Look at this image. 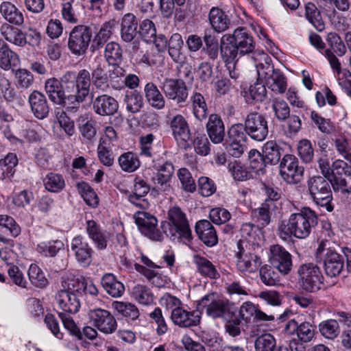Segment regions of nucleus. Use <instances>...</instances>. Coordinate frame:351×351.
Instances as JSON below:
<instances>
[{"instance_id":"obj_11","label":"nucleus","mask_w":351,"mask_h":351,"mask_svg":"<svg viewBox=\"0 0 351 351\" xmlns=\"http://www.w3.org/2000/svg\"><path fill=\"white\" fill-rule=\"evenodd\" d=\"M92 36V30L89 26L76 25L69 34L68 48L75 55H83L88 49Z\"/></svg>"},{"instance_id":"obj_47","label":"nucleus","mask_w":351,"mask_h":351,"mask_svg":"<svg viewBox=\"0 0 351 351\" xmlns=\"http://www.w3.org/2000/svg\"><path fill=\"white\" fill-rule=\"evenodd\" d=\"M193 112L195 117L202 121L207 117L208 107L204 97L199 93H194L191 97Z\"/></svg>"},{"instance_id":"obj_58","label":"nucleus","mask_w":351,"mask_h":351,"mask_svg":"<svg viewBox=\"0 0 351 351\" xmlns=\"http://www.w3.org/2000/svg\"><path fill=\"white\" fill-rule=\"evenodd\" d=\"M112 306L120 315L132 320L136 319L140 315L137 307L131 303L116 301Z\"/></svg>"},{"instance_id":"obj_63","label":"nucleus","mask_w":351,"mask_h":351,"mask_svg":"<svg viewBox=\"0 0 351 351\" xmlns=\"http://www.w3.org/2000/svg\"><path fill=\"white\" fill-rule=\"evenodd\" d=\"M92 82L97 89L106 90L108 87V77L104 68L98 64L97 66L92 71L90 74Z\"/></svg>"},{"instance_id":"obj_19","label":"nucleus","mask_w":351,"mask_h":351,"mask_svg":"<svg viewBox=\"0 0 351 351\" xmlns=\"http://www.w3.org/2000/svg\"><path fill=\"white\" fill-rule=\"evenodd\" d=\"M63 289L60 290L56 295V299L59 307L63 311L62 313H76L80 307V302L73 287L69 285L68 282H63Z\"/></svg>"},{"instance_id":"obj_31","label":"nucleus","mask_w":351,"mask_h":351,"mask_svg":"<svg viewBox=\"0 0 351 351\" xmlns=\"http://www.w3.org/2000/svg\"><path fill=\"white\" fill-rule=\"evenodd\" d=\"M208 19L212 28L217 33L225 32L230 25V20L228 15L217 8H213L210 10Z\"/></svg>"},{"instance_id":"obj_1","label":"nucleus","mask_w":351,"mask_h":351,"mask_svg":"<svg viewBox=\"0 0 351 351\" xmlns=\"http://www.w3.org/2000/svg\"><path fill=\"white\" fill-rule=\"evenodd\" d=\"M240 231L243 239L237 243V267L241 271L254 272L261 265V257L257 254L260 245L256 242L260 230L252 223H245Z\"/></svg>"},{"instance_id":"obj_18","label":"nucleus","mask_w":351,"mask_h":351,"mask_svg":"<svg viewBox=\"0 0 351 351\" xmlns=\"http://www.w3.org/2000/svg\"><path fill=\"white\" fill-rule=\"evenodd\" d=\"M88 315L91 324L101 332L112 334L117 330V321L108 311L95 308L90 310Z\"/></svg>"},{"instance_id":"obj_8","label":"nucleus","mask_w":351,"mask_h":351,"mask_svg":"<svg viewBox=\"0 0 351 351\" xmlns=\"http://www.w3.org/2000/svg\"><path fill=\"white\" fill-rule=\"evenodd\" d=\"M298 284L308 293H314L322 289L324 278L320 268L313 263L301 264L297 270Z\"/></svg>"},{"instance_id":"obj_32","label":"nucleus","mask_w":351,"mask_h":351,"mask_svg":"<svg viewBox=\"0 0 351 351\" xmlns=\"http://www.w3.org/2000/svg\"><path fill=\"white\" fill-rule=\"evenodd\" d=\"M0 95L7 104L23 105L21 96L7 78L0 80Z\"/></svg>"},{"instance_id":"obj_35","label":"nucleus","mask_w":351,"mask_h":351,"mask_svg":"<svg viewBox=\"0 0 351 351\" xmlns=\"http://www.w3.org/2000/svg\"><path fill=\"white\" fill-rule=\"evenodd\" d=\"M276 207L269 200L264 201L260 207L252 210V214L259 226L264 228L271 222V213Z\"/></svg>"},{"instance_id":"obj_41","label":"nucleus","mask_w":351,"mask_h":351,"mask_svg":"<svg viewBox=\"0 0 351 351\" xmlns=\"http://www.w3.org/2000/svg\"><path fill=\"white\" fill-rule=\"evenodd\" d=\"M261 79L249 86L243 91V97L247 103L261 102L267 95V89L263 83L259 82Z\"/></svg>"},{"instance_id":"obj_46","label":"nucleus","mask_w":351,"mask_h":351,"mask_svg":"<svg viewBox=\"0 0 351 351\" xmlns=\"http://www.w3.org/2000/svg\"><path fill=\"white\" fill-rule=\"evenodd\" d=\"M183 40L180 34H173L168 42V52L172 60L178 63L183 62L184 56L181 52Z\"/></svg>"},{"instance_id":"obj_21","label":"nucleus","mask_w":351,"mask_h":351,"mask_svg":"<svg viewBox=\"0 0 351 351\" xmlns=\"http://www.w3.org/2000/svg\"><path fill=\"white\" fill-rule=\"evenodd\" d=\"M269 261L273 267L283 275L288 274L292 269V256L280 245L270 247Z\"/></svg>"},{"instance_id":"obj_39","label":"nucleus","mask_w":351,"mask_h":351,"mask_svg":"<svg viewBox=\"0 0 351 351\" xmlns=\"http://www.w3.org/2000/svg\"><path fill=\"white\" fill-rule=\"evenodd\" d=\"M123 101L127 111L132 114L139 112L144 105L143 95L135 90H127Z\"/></svg>"},{"instance_id":"obj_30","label":"nucleus","mask_w":351,"mask_h":351,"mask_svg":"<svg viewBox=\"0 0 351 351\" xmlns=\"http://www.w3.org/2000/svg\"><path fill=\"white\" fill-rule=\"evenodd\" d=\"M20 62L18 55L12 51L8 45L0 39V67L8 71L16 67Z\"/></svg>"},{"instance_id":"obj_61","label":"nucleus","mask_w":351,"mask_h":351,"mask_svg":"<svg viewBox=\"0 0 351 351\" xmlns=\"http://www.w3.org/2000/svg\"><path fill=\"white\" fill-rule=\"evenodd\" d=\"M254 347L255 351H274L276 341L271 334L264 333L256 337Z\"/></svg>"},{"instance_id":"obj_48","label":"nucleus","mask_w":351,"mask_h":351,"mask_svg":"<svg viewBox=\"0 0 351 351\" xmlns=\"http://www.w3.org/2000/svg\"><path fill=\"white\" fill-rule=\"evenodd\" d=\"M69 285H71L73 289L76 291V292L82 291L85 294H90L93 296H96L98 294V289L93 282L84 277L69 280Z\"/></svg>"},{"instance_id":"obj_40","label":"nucleus","mask_w":351,"mask_h":351,"mask_svg":"<svg viewBox=\"0 0 351 351\" xmlns=\"http://www.w3.org/2000/svg\"><path fill=\"white\" fill-rule=\"evenodd\" d=\"M284 149L274 141H269L264 144L263 154L266 162L271 165H275L280 162V158Z\"/></svg>"},{"instance_id":"obj_4","label":"nucleus","mask_w":351,"mask_h":351,"mask_svg":"<svg viewBox=\"0 0 351 351\" xmlns=\"http://www.w3.org/2000/svg\"><path fill=\"white\" fill-rule=\"evenodd\" d=\"M168 221L161 223L163 232L170 238L182 239L188 241L193 239L192 231L186 214L178 206L169 208L167 213Z\"/></svg>"},{"instance_id":"obj_62","label":"nucleus","mask_w":351,"mask_h":351,"mask_svg":"<svg viewBox=\"0 0 351 351\" xmlns=\"http://www.w3.org/2000/svg\"><path fill=\"white\" fill-rule=\"evenodd\" d=\"M28 277L31 283L36 287L44 288L48 285V280L43 271L35 264L30 265L28 270Z\"/></svg>"},{"instance_id":"obj_5","label":"nucleus","mask_w":351,"mask_h":351,"mask_svg":"<svg viewBox=\"0 0 351 351\" xmlns=\"http://www.w3.org/2000/svg\"><path fill=\"white\" fill-rule=\"evenodd\" d=\"M71 90L70 103L76 107L84 102L90 93V73L86 69L80 70L77 74L73 71L65 73Z\"/></svg>"},{"instance_id":"obj_27","label":"nucleus","mask_w":351,"mask_h":351,"mask_svg":"<svg viewBox=\"0 0 351 351\" xmlns=\"http://www.w3.org/2000/svg\"><path fill=\"white\" fill-rule=\"evenodd\" d=\"M195 311H188L182 307L173 308L171 319L175 325L182 328L197 326L200 322V316Z\"/></svg>"},{"instance_id":"obj_33","label":"nucleus","mask_w":351,"mask_h":351,"mask_svg":"<svg viewBox=\"0 0 351 351\" xmlns=\"http://www.w3.org/2000/svg\"><path fill=\"white\" fill-rule=\"evenodd\" d=\"M145 97L148 104L157 110H162L165 106V99L156 84L148 82L144 88Z\"/></svg>"},{"instance_id":"obj_60","label":"nucleus","mask_w":351,"mask_h":351,"mask_svg":"<svg viewBox=\"0 0 351 351\" xmlns=\"http://www.w3.org/2000/svg\"><path fill=\"white\" fill-rule=\"evenodd\" d=\"M298 156L304 163H310L314 158V149L311 142L306 138L301 139L297 145Z\"/></svg>"},{"instance_id":"obj_49","label":"nucleus","mask_w":351,"mask_h":351,"mask_svg":"<svg viewBox=\"0 0 351 351\" xmlns=\"http://www.w3.org/2000/svg\"><path fill=\"white\" fill-rule=\"evenodd\" d=\"M248 160L250 168L255 173L261 175L265 173L266 166L268 163L263 154L256 149H251L248 153Z\"/></svg>"},{"instance_id":"obj_34","label":"nucleus","mask_w":351,"mask_h":351,"mask_svg":"<svg viewBox=\"0 0 351 351\" xmlns=\"http://www.w3.org/2000/svg\"><path fill=\"white\" fill-rule=\"evenodd\" d=\"M193 261L196 266L197 271L201 276L210 279H217L219 277V274L215 265L206 258L195 254L193 256Z\"/></svg>"},{"instance_id":"obj_25","label":"nucleus","mask_w":351,"mask_h":351,"mask_svg":"<svg viewBox=\"0 0 351 351\" xmlns=\"http://www.w3.org/2000/svg\"><path fill=\"white\" fill-rule=\"evenodd\" d=\"M195 231L199 239L206 246L213 247L218 243V237L214 226L206 219L196 222Z\"/></svg>"},{"instance_id":"obj_43","label":"nucleus","mask_w":351,"mask_h":351,"mask_svg":"<svg viewBox=\"0 0 351 351\" xmlns=\"http://www.w3.org/2000/svg\"><path fill=\"white\" fill-rule=\"evenodd\" d=\"M114 27V21L111 20L103 23L93 38V47L97 49L102 47L110 38Z\"/></svg>"},{"instance_id":"obj_13","label":"nucleus","mask_w":351,"mask_h":351,"mask_svg":"<svg viewBox=\"0 0 351 351\" xmlns=\"http://www.w3.org/2000/svg\"><path fill=\"white\" fill-rule=\"evenodd\" d=\"M244 124L246 132L252 139L261 142L267 138L268 121L263 114L256 111L250 112L244 118Z\"/></svg>"},{"instance_id":"obj_2","label":"nucleus","mask_w":351,"mask_h":351,"mask_svg":"<svg viewBox=\"0 0 351 351\" xmlns=\"http://www.w3.org/2000/svg\"><path fill=\"white\" fill-rule=\"evenodd\" d=\"M317 223L318 217L315 212L304 207L300 212L292 213L288 219L278 222L277 234L284 241L291 237L304 239L309 236Z\"/></svg>"},{"instance_id":"obj_10","label":"nucleus","mask_w":351,"mask_h":351,"mask_svg":"<svg viewBox=\"0 0 351 351\" xmlns=\"http://www.w3.org/2000/svg\"><path fill=\"white\" fill-rule=\"evenodd\" d=\"M152 169L156 171L152 178L153 190L168 192L171 190V180L174 173V167L170 161L153 160Z\"/></svg>"},{"instance_id":"obj_44","label":"nucleus","mask_w":351,"mask_h":351,"mask_svg":"<svg viewBox=\"0 0 351 351\" xmlns=\"http://www.w3.org/2000/svg\"><path fill=\"white\" fill-rule=\"evenodd\" d=\"M18 158L14 153L8 154L4 158L0 160V178H11L15 173V167L18 165Z\"/></svg>"},{"instance_id":"obj_29","label":"nucleus","mask_w":351,"mask_h":351,"mask_svg":"<svg viewBox=\"0 0 351 351\" xmlns=\"http://www.w3.org/2000/svg\"><path fill=\"white\" fill-rule=\"evenodd\" d=\"M138 21L132 13L123 15L121 24V38L127 43L131 42L137 34Z\"/></svg>"},{"instance_id":"obj_6","label":"nucleus","mask_w":351,"mask_h":351,"mask_svg":"<svg viewBox=\"0 0 351 351\" xmlns=\"http://www.w3.org/2000/svg\"><path fill=\"white\" fill-rule=\"evenodd\" d=\"M196 302L197 308L205 309L206 315L213 319H229L234 315L233 304L218 298L214 293L204 295Z\"/></svg>"},{"instance_id":"obj_17","label":"nucleus","mask_w":351,"mask_h":351,"mask_svg":"<svg viewBox=\"0 0 351 351\" xmlns=\"http://www.w3.org/2000/svg\"><path fill=\"white\" fill-rule=\"evenodd\" d=\"M317 253L323 259L324 269L327 276L330 278L339 276L344 267L343 257L331 248L324 249L319 246Z\"/></svg>"},{"instance_id":"obj_28","label":"nucleus","mask_w":351,"mask_h":351,"mask_svg":"<svg viewBox=\"0 0 351 351\" xmlns=\"http://www.w3.org/2000/svg\"><path fill=\"white\" fill-rule=\"evenodd\" d=\"M86 230L97 250L106 248L110 235L106 231L103 230L95 220L86 221Z\"/></svg>"},{"instance_id":"obj_64","label":"nucleus","mask_w":351,"mask_h":351,"mask_svg":"<svg viewBox=\"0 0 351 351\" xmlns=\"http://www.w3.org/2000/svg\"><path fill=\"white\" fill-rule=\"evenodd\" d=\"M15 85L18 89L25 90L29 88L34 83L32 73L25 69H19L15 71Z\"/></svg>"},{"instance_id":"obj_59","label":"nucleus","mask_w":351,"mask_h":351,"mask_svg":"<svg viewBox=\"0 0 351 351\" xmlns=\"http://www.w3.org/2000/svg\"><path fill=\"white\" fill-rule=\"evenodd\" d=\"M320 333L326 339H333L340 332L339 323L336 319H328L319 325Z\"/></svg>"},{"instance_id":"obj_38","label":"nucleus","mask_w":351,"mask_h":351,"mask_svg":"<svg viewBox=\"0 0 351 351\" xmlns=\"http://www.w3.org/2000/svg\"><path fill=\"white\" fill-rule=\"evenodd\" d=\"M82 9V4L79 1L70 0L62 3L61 15L62 19L71 24H76L79 21V10Z\"/></svg>"},{"instance_id":"obj_23","label":"nucleus","mask_w":351,"mask_h":351,"mask_svg":"<svg viewBox=\"0 0 351 351\" xmlns=\"http://www.w3.org/2000/svg\"><path fill=\"white\" fill-rule=\"evenodd\" d=\"M91 104L94 112L101 117L112 116L119 110L117 100L107 94H101L93 97Z\"/></svg>"},{"instance_id":"obj_36","label":"nucleus","mask_w":351,"mask_h":351,"mask_svg":"<svg viewBox=\"0 0 351 351\" xmlns=\"http://www.w3.org/2000/svg\"><path fill=\"white\" fill-rule=\"evenodd\" d=\"M0 33L2 36L8 42L19 46L25 45L24 33L17 27L8 24H3L0 27Z\"/></svg>"},{"instance_id":"obj_56","label":"nucleus","mask_w":351,"mask_h":351,"mask_svg":"<svg viewBox=\"0 0 351 351\" xmlns=\"http://www.w3.org/2000/svg\"><path fill=\"white\" fill-rule=\"evenodd\" d=\"M121 169L126 172H134L140 167L138 157L132 152L121 154L118 159Z\"/></svg>"},{"instance_id":"obj_3","label":"nucleus","mask_w":351,"mask_h":351,"mask_svg":"<svg viewBox=\"0 0 351 351\" xmlns=\"http://www.w3.org/2000/svg\"><path fill=\"white\" fill-rule=\"evenodd\" d=\"M255 41L252 34L245 27H238L232 34L223 35L220 40V53L226 64L237 61L238 56L252 53Z\"/></svg>"},{"instance_id":"obj_52","label":"nucleus","mask_w":351,"mask_h":351,"mask_svg":"<svg viewBox=\"0 0 351 351\" xmlns=\"http://www.w3.org/2000/svg\"><path fill=\"white\" fill-rule=\"evenodd\" d=\"M45 189L52 193H58L65 186V182L62 175L49 173L43 179Z\"/></svg>"},{"instance_id":"obj_26","label":"nucleus","mask_w":351,"mask_h":351,"mask_svg":"<svg viewBox=\"0 0 351 351\" xmlns=\"http://www.w3.org/2000/svg\"><path fill=\"white\" fill-rule=\"evenodd\" d=\"M207 134L215 144L223 142L225 138V125L221 117L217 114H211L206 125Z\"/></svg>"},{"instance_id":"obj_51","label":"nucleus","mask_w":351,"mask_h":351,"mask_svg":"<svg viewBox=\"0 0 351 351\" xmlns=\"http://www.w3.org/2000/svg\"><path fill=\"white\" fill-rule=\"evenodd\" d=\"M104 56L109 64H119L122 61V49L117 43L110 42L106 45Z\"/></svg>"},{"instance_id":"obj_42","label":"nucleus","mask_w":351,"mask_h":351,"mask_svg":"<svg viewBox=\"0 0 351 351\" xmlns=\"http://www.w3.org/2000/svg\"><path fill=\"white\" fill-rule=\"evenodd\" d=\"M0 12L4 19L10 23L16 25L23 23L24 19L22 13L10 2H3L0 7Z\"/></svg>"},{"instance_id":"obj_22","label":"nucleus","mask_w":351,"mask_h":351,"mask_svg":"<svg viewBox=\"0 0 351 351\" xmlns=\"http://www.w3.org/2000/svg\"><path fill=\"white\" fill-rule=\"evenodd\" d=\"M70 247L76 261L82 267H87L91 264L93 250L82 236L74 237Z\"/></svg>"},{"instance_id":"obj_55","label":"nucleus","mask_w":351,"mask_h":351,"mask_svg":"<svg viewBox=\"0 0 351 351\" xmlns=\"http://www.w3.org/2000/svg\"><path fill=\"white\" fill-rule=\"evenodd\" d=\"M328 43L331 51L338 56H343L346 53V47L344 40L336 32H329L326 36Z\"/></svg>"},{"instance_id":"obj_24","label":"nucleus","mask_w":351,"mask_h":351,"mask_svg":"<svg viewBox=\"0 0 351 351\" xmlns=\"http://www.w3.org/2000/svg\"><path fill=\"white\" fill-rule=\"evenodd\" d=\"M30 109L34 117L38 119H44L48 117L49 106L45 95L38 91H32L28 97Z\"/></svg>"},{"instance_id":"obj_16","label":"nucleus","mask_w":351,"mask_h":351,"mask_svg":"<svg viewBox=\"0 0 351 351\" xmlns=\"http://www.w3.org/2000/svg\"><path fill=\"white\" fill-rule=\"evenodd\" d=\"M134 219L138 229L145 236L156 241L163 239L162 234L157 229L158 221L154 215L145 211H137Z\"/></svg>"},{"instance_id":"obj_14","label":"nucleus","mask_w":351,"mask_h":351,"mask_svg":"<svg viewBox=\"0 0 351 351\" xmlns=\"http://www.w3.org/2000/svg\"><path fill=\"white\" fill-rule=\"evenodd\" d=\"M172 135L178 146L186 149L192 143V133L186 119L182 114H176L169 121Z\"/></svg>"},{"instance_id":"obj_45","label":"nucleus","mask_w":351,"mask_h":351,"mask_svg":"<svg viewBox=\"0 0 351 351\" xmlns=\"http://www.w3.org/2000/svg\"><path fill=\"white\" fill-rule=\"evenodd\" d=\"M305 16L309 23L319 32L325 28V24L317 6L311 2L305 5Z\"/></svg>"},{"instance_id":"obj_15","label":"nucleus","mask_w":351,"mask_h":351,"mask_svg":"<svg viewBox=\"0 0 351 351\" xmlns=\"http://www.w3.org/2000/svg\"><path fill=\"white\" fill-rule=\"evenodd\" d=\"M280 175L289 184H297L302 180L304 167L299 165V160L292 154H285L279 165Z\"/></svg>"},{"instance_id":"obj_57","label":"nucleus","mask_w":351,"mask_h":351,"mask_svg":"<svg viewBox=\"0 0 351 351\" xmlns=\"http://www.w3.org/2000/svg\"><path fill=\"white\" fill-rule=\"evenodd\" d=\"M133 298L143 305H149L154 302V297L150 289L142 285H135L132 290Z\"/></svg>"},{"instance_id":"obj_12","label":"nucleus","mask_w":351,"mask_h":351,"mask_svg":"<svg viewBox=\"0 0 351 351\" xmlns=\"http://www.w3.org/2000/svg\"><path fill=\"white\" fill-rule=\"evenodd\" d=\"M258 79L265 80L267 86L272 91L278 93H284L287 89V80L285 75L274 66L266 63L265 65L260 64L257 66Z\"/></svg>"},{"instance_id":"obj_9","label":"nucleus","mask_w":351,"mask_h":351,"mask_svg":"<svg viewBox=\"0 0 351 351\" xmlns=\"http://www.w3.org/2000/svg\"><path fill=\"white\" fill-rule=\"evenodd\" d=\"M64 73L58 80L56 77L47 79L45 82V90L49 100L56 105L65 106L70 103L71 90Z\"/></svg>"},{"instance_id":"obj_54","label":"nucleus","mask_w":351,"mask_h":351,"mask_svg":"<svg viewBox=\"0 0 351 351\" xmlns=\"http://www.w3.org/2000/svg\"><path fill=\"white\" fill-rule=\"evenodd\" d=\"M110 143L106 138H100L97 147V156L99 161L106 167H111L114 164V156L111 151Z\"/></svg>"},{"instance_id":"obj_7","label":"nucleus","mask_w":351,"mask_h":351,"mask_svg":"<svg viewBox=\"0 0 351 351\" xmlns=\"http://www.w3.org/2000/svg\"><path fill=\"white\" fill-rule=\"evenodd\" d=\"M307 186L309 195L316 204L325 206L329 212L333 210L330 204L332 199L331 179L321 176H313L308 180Z\"/></svg>"},{"instance_id":"obj_20","label":"nucleus","mask_w":351,"mask_h":351,"mask_svg":"<svg viewBox=\"0 0 351 351\" xmlns=\"http://www.w3.org/2000/svg\"><path fill=\"white\" fill-rule=\"evenodd\" d=\"M161 89L167 99L178 104L185 102L188 98V88L182 79H165Z\"/></svg>"},{"instance_id":"obj_37","label":"nucleus","mask_w":351,"mask_h":351,"mask_svg":"<svg viewBox=\"0 0 351 351\" xmlns=\"http://www.w3.org/2000/svg\"><path fill=\"white\" fill-rule=\"evenodd\" d=\"M101 285L106 292L113 298L121 297L125 291V287L112 274H106L101 278Z\"/></svg>"},{"instance_id":"obj_50","label":"nucleus","mask_w":351,"mask_h":351,"mask_svg":"<svg viewBox=\"0 0 351 351\" xmlns=\"http://www.w3.org/2000/svg\"><path fill=\"white\" fill-rule=\"evenodd\" d=\"M259 275L263 283L267 286H275L280 284L279 271L273 265H265L260 268Z\"/></svg>"},{"instance_id":"obj_53","label":"nucleus","mask_w":351,"mask_h":351,"mask_svg":"<svg viewBox=\"0 0 351 351\" xmlns=\"http://www.w3.org/2000/svg\"><path fill=\"white\" fill-rule=\"evenodd\" d=\"M332 187L335 192L343 195L351 193V173L343 176H334L331 179Z\"/></svg>"}]
</instances>
